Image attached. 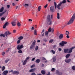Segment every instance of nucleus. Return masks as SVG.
<instances>
[{
  "label": "nucleus",
  "instance_id": "nucleus-3",
  "mask_svg": "<svg viewBox=\"0 0 75 75\" xmlns=\"http://www.w3.org/2000/svg\"><path fill=\"white\" fill-rule=\"evenodd\" d=\"M24 47V46L23 45H21L20 46V45H18L17 47V49L18 50H21L22 48H23Z\"/></svg>",
  "mask_w": 75,
  "mask_h": 75
},
{
  "label": "nucleus",
  "instance_id": "nucleus-64",
  "mask_svg": "<svg viewBox=\"0 0 75 75\" xmlns=\"http://www.w3.org/2000/svg\"><path fill=\"white\" fill-rule=\"evenodd\" d=\"M47 75H50V72H48V73L47 74Z\"/></svg>",
  "mask_w": 75,
  "mask_h": 75
},
{
  "label": "nucleus",
  "instance_id": "nucleus-32",
  "mask_svg": "<svg viewBox=\"0 0 75 75\" xmlns=\"http://www.w3.org/2000/svg\"><path fill=\"white\" fill-rule=\"evenodd\" d=\"M59 45H61V46H64V44L63 43V42H62H62H60L59 43Z\"/></svg>",
  "mask_w": 75,
  "mask_h": 75
},
{
  "label": "nucleus",
  "instance_id": "nucleus-49",
  "mask_svg": "<svg viewBox=\"0 0 75 75\" xmlns=\"http://www.w3.org/2000/svg\"><path fill=\"white\" fill-rule=\"evenodd\" d=\"M9 61H10V59H9L6 60H5L6 63H7V62H8Z\"/></svg>",
  "mask_w": 75,
  "mask_h": 75
},
{
  "label": "nucleus",
  "instance_id": "nucleus-13",
  "mask_svg": "<svg viewBox=\"0 0 75 75\" xmlns=\"http://www.w3.org/2000/svg\"><path fill=\"white\" fill-rule=\"evenodd\" d=\"M71 59H66L65 60V62H66V63H69V62H71Z\"/></svg>",
  "mask_w": 75,
  "mask_h": 75
},
{
  "label": "nucleus",
  "instance_id": "nucleus-18",
  "mask_svg": "<svg viewBox=\"0 0 75 75\" xmlns=\"http://www.w3.org/2000/svg\"><path fill=\"white\" fill-rule=\"evenodd\" d=\"M34 70H35V69H31L29 70V72H34Z\"/></svg>",
  "mask_w": 75,
  "mask_h": 75
},
{
  "label": "nucleus",
  "instance_id": "nucleus-33",
  "mask_svg": "<svg viewBox=\"0 0 75 75\" xmlns=\"http://www.w3.org/2000/svg\"><path fill=\"white\" fill-rule=\"evenodd\" d=\"M24 6L25 7H28V4H25Z\"/></svg>",
  "mask_w": 75,
  "mask_h": 75
},
{
  "label": "nucleus",
  "instance_id": "nucleus-14",
  "mask_svg": "<svg viewBox=\"0 0 75 75\" xmlns=\"http://www.w3.org/2000/svg\"><path fill=\"white\" fill-rule=\"evenodd\" d=\"M69 50H70L69 49H65L64 50V52H65V53H67L68 52V51H69Z\"/></svg>",
  "mask_w": 75,
  "mask_h": 75
},
{
  "label": "nucleus",
  "instance_id": "nucleus-20",
  "mask_svg": "<svg viewBox=\"0 0 75 75\" xmlns=\"http://www.w3.org/2000/svg\"><path fill=\"white\" fill-rule=\"evenodd\" d=\"M27 61L25 60L23 62V65H25L26 64V63H27Z\"/></svg>",
  "mask_w": 75,
  "mask_h": 75
},
{
  "label": "nucleus",
  "instance_id": "nucleus-8",
  "mask_svg": "<svg viewBox=\"0 0 75 75\" xmlns=\"http://www.w3.org/2000/svg\"><path fill=\"white\" fill-rule=\"evenodd\" d=\"M8 24H9V23H8L7 22H6L5 23V24L3 26V28H5L6 27V26H7V25H8Z\"/></svg>",
  "mask_w": 75,
  "mask_h": 75
},
{
  "label": "nucleus",
  "instance_id": "nucleus-48",
  "mask_svg": "<svg viewBox=\"0 0 75 75\" xmlns=\"http://www.w3.org/2000/svg\"><path fill=\"white\" fill-rule=\"evenodd\" d=\"M20 41H21V40H18L17 41V44H19L20 42Z\"/></svg>",
  "mask_w": 75,
  "mask_h": 75
},
{
  "label": "nucleus",
  "instance_id": "nucleus-63",
  "mask_svg": "<svg viewBox=\"0 0 75 75\" xmlns=\"http://www.w3.org/2000/svg\"><path fill=\"white\" fill-rule=\"evenodd\" d=\"M40 40H38L37 41V42H40Z\"/></svg>",
  "mask_w": 75,
  "mask_h": 75
},
{
  "label": "nucleus",
  "instance_id": "nucleus-47",
  "mask_svg": "<svg viewBox=\"0 0 75 75\" xmlns=\"http://www.w3.org/2000/svg\"><path fill=\"white\" fill-rule=\"evenodd\" d=\"M5 52H3L2 53V55L3 56H4V54H5Z\"/></svg>",
  "mask_w": 75,
  "mask_h": 75
},
{
  "label": "nucleus",
  "instance_id": "nucleus-22",
  "mask_svg": "<svg viewBox=\"0 0 75 75\" xmlns=\"http://www.w3.org/2000/svg\"><path fill=\"white\" fill-rule=\"evenodd\" d=\"M69 57H70V54H68L66 56V58H69Z\"/></svg>",
  "mask_w": 75,
  "mask_h": 75
},
{
  "label": "nucleus",
  "instance_id": "nucleus-6",
  "mask_svg": "<svg viewBox=\"0 0 75 75\" xmlns=\"http://www.w3.org/2000/svg\"><path fill=\"white\" fill-rule=\"evenodd\" d=\"M75 48V47H71V48L70 49V50H69V52H68V53H71L72 52V50L73 49H74V48Z\"/></svg>",
  "mask_w": 75,
  "mask_h": 75
},
{
  "label": "nucleus",
  "instance_id": "nucleus-2",
  "mask_svg": "<svg viewBox=\"0 0 75 75\" xmlns=\"http://www.w3.org/2000/svg\"><path fill=\"white\" fill-rule=\"evenodd\" d=\"M35 42H36V41L35 40L33 42V43L31 45L30 49V50H33V47L34 46H35Z\"/></svg>",
  "mask_w": 75,
  "mask_h": 75
},
{
  "label": "nucleus",
  "instance_id": "nucleus-10",
  "mask_svg": "<svg viewBox=\"0 0 75 75\" xmlns=\"http://www.w3.org/2000/svg\"><path fill=\"white\" fill-rule=\"evenodd\" d=\"M13 74H16V75H18L19 74V72L17 71H15L13 72Z\"/></svg>",
  "mask_w": 75,
  "mask_h": 75
},
{
  "label": "nucleus",
  "instance_id": "nucleus-16",
  "mask_svg": "<svg viewBox=\"0 0 75 75\" xmlns=\"http://www.w3.org/2000/svg\"><path fill=\"white\" fill-rule=\"evenodd\" d=\"M57 57H54L53 58V62H55L56 59H57Z\"/></svg>",
  "mask_w": 75,
  "mask_h": 75
},
{
  "label": "nucleus",
  "instance_id": "nucleus-54",
  "mask_svg": "<svg viewBox=\"0 0 75 75\" xmlns=\"http://www.w3.org/2000/svg\"><path fill=\"white\" fill-rule=\"evenodd\" d=\"M30 75H36V74H35V73H33Z\"/></svg>",
  "mask_w": 75,
  "mask_h": 75
},
{
  "label": "nucleus",
  "instance_id": "nucleus-30",
  "mask_svg": "<svg viewBox=\"0 0 75 75\" xmlns=\"http://www.w3.org/2000/svg\"><path fill=\"white\" fill-rule=\"evenodd\" d=\"M34 35H37V30H35L34 31Z\"/></svg>",
  "mask_w": 75,
  "mask_h": 75
},
{
  "label": "nucleus",
  "instance_id": "nucleus-35",
  "mask_svg": "<svg viewBox=\"0 0 75 75\" xmlns=\"http://www.w3.org/2000/svg\"><path fill=\"white\" fill-rule=\"evenodd\" d=\"M63 43V45H64V44H67V42H65L64 41H62Z\"/></svg>",
  "mask_w": 75,
  "mask_h": 75
},
{
  "label": "nucleus",
  "instance_id": "nucleus-51",
  "mask_svg": "<svg viewBox=\"0 0 75 75\" xmlns=\"http://www.w3.org/2000/svg\"><path fill=\"white\" fill-rule=\"evenodd\" d=\"M55 70V68H52L51 69V71L52 72H53V71H54Z\"/></svg>",
  "mask_w": 75,
  "mask_h": 75
},
{
  "label": "nucleus",
  "instance_id": "nucleus-57",
  "mask_svg": "<svg viewBox=\"0 0 75 75\" xmlns=\"http://www.w3.org/2000/svg\"><path fill=\"white\" fill-rule=\"evenodd\" d=\"M7 8H10V5H7Z\"/></svg>",
  "mask_w": 75,
  "mask_h": 75
},
{
  "label": "nucleus",
  "instance_id": "nucleus-37",
  "mask_svg": "<svg viewBox=\"0 0 75 75\" xmlns=\"http://www.w3.org/2000/svg\"><path fill=\"white\" fill-rule=\"evenodd\" d=\"M66 35H69V32L67 31H66Z\"/></svg>",
  "mask_w": 75,
  "mask_h": 75
},
{
  "label": "nucleus",
  "instance_id": "nucleus-29",
  "mask_svg": "<svg viewBox=\"0 0 75 75\" xmlns=\"http://www.w3.org/2000/svg\"><path fill=\"white\" fill-rule=\"evenodd\" d=\"M0 36L1 37H5V35L3 34H1L0 35Z\"/></svg>",
  "mask_w": 75,
  "mask_h": 75
},
{
  "label": "nucleus",
  "instance_id": "nucleus-50",
  "mask_svg": "<svg viewBox=\"0 0 75 75\" xmlns=\"http://www.w3.org/2000/svg\"><path fill=\"white\" fill-rule=\"evenodd\" d=\"M47 6H48V4H46V5L44 7V8H47Z\"/></svg>",
  "mask_w": 75,
  "mask_h": 75
},
{
  "label": "nucleus",
  "instance_id": "nucleus-25",
  "mask_svg": "<svg viewBox=\"0 0 75 75\" xmlns=\"http://www.w3.org/2000/svg\"><path fill=\"white\" fill-rule=\"evenodd\" d=\"M6 69V67L4 66H3L2 68V71H3Z\"/></svg>",
  "mask_w": 75,
  "mask_h": 75
},
{
  "label": "nucleus",
  "instance_id": "nucleus-55",
  "mask_svg": "<svg viewBox=\"0 0 75 75\" xmlns=\"http://www.w3.org/2000/svg\"><path fill=\"white\" fill-rule=\"evenodd\" d=\"M10 49H11V48H8V50H7L6 51V52H8V51H10Z\"/></svg>",
  "mask_w": 75,
  "mask_h": 75
},
{
  "label": "nucleus",
  "instance_id": "nucleus-62",
  "mask_svg": "<svg viewBox=\"0 0 75 75\" xmlns=\"http://www.w3.org/2000/svg\"><path fill=\"white\" fill-rule=\"evenodd\" d=\"M44 30L43 29L42 31L41 32V34H42V33H44Z\"/></svg>",
  "mask_w": 75,
  "mask_h": 75
},
{
  "label": "nucleus",
  "instance_id": "nucleus-53",
  "mask_svg": "<svg viewBox=\"0 0 75 75\" xmlns=\"http://www.w3.org/2000/svg\"><path fill=\"white\" fill-rule=\"evenodd\" d=\"M51 19H52H52L53 18V15H51Z\"/></svg>",
  "mask_w": 75,
  "mask_h": 75
},
{
  "label": "nucleus",
  "instance_id": "nucleus-58",
  "mask_svg": "<svg viewBox=\"0 0 75 75\" xmlns=\"http://www.w3.org/2000/svg\"><path fill=\"white\" fill-rule=\"evenodd\" d=\"M51 24H52V21H50V22L49 23V25H51Z\"/></svg>",
  "mask_w": 75,
  "mask_h": 75
},
{
  "label": "nucleus",
  "instance_id": "nucleus-46",
  "mask_svg": "<svg viewBox=\"0 0 75 75\" xmlns=\"http://www.w3.org/2000/svg\"><path fill=\"white\" fill-rule=\"evenodd\" d=\"M54 30L53 28H52L51 29V33H54Z\"/></svg>",
  "mask_w": 75,
  "mask_h": 75
},
{
  "label": "nucleus",
  "instance_id": "nucleus-4",
  "mask_svg": "<svg viewBox=\"0 0 75 75\" xmlns=\"http://www.w3.org/2000/svg\"><path fill=\"white\" fill-rule=\"evenodd\" d=\"M50 11L52 13H54V11H55V10L54 8V7L51 6L50 7Z\"/></svg>",
  "mask_w": 75,
  "mask_h": 75
},
{
  "label": "nucleus",
  "instance_id": "nucleus-26",
  "mask_svg": "<svg viewBox=\"0 0 75 75\" xmlns=\"http://www.w3.org/2000/svg\"><path fill=\"white\" fill-rule=\"evenodd\" d=\"M52 42H53V39H51L49 41V43H50V44L52 43Z\"/></svg>",
  "mask_w": 75,
  "mask_h": 75
},
{
  "label": "nucleus",
  "instance_id": "nucleus-43",
  "mask_svg": "<svg viewBox=\"0 0 75 75\" xmlns=\"http://www.w3.org/2000/svg\"><path fill=\"white\" fill-rule=\"evenodd\" d=\"M29 58H30V57H27L26 58V59H25V60H26V61H27V60H28V59H29Z\"/></svg>",
  "mask_w": 75,
  "mask_h": 75
},
{
  "label": "nucleus",
  "instance_id": "nucleus-52",
  "mask_svg": "<svg viewBox=\"0 0 75 75\" xmlns=\"http://www.w3.org/2000/svg\"><path fill=\"white\" fill-rule=\"evenodd\" d=\"M34 67H35V65L33 64L30 66V68H33Z\"/></svg>",
  "mask_w": 75,
  "mask_h": 75
},
{
  "label": "nucleus",
  "instance_id": "nucleus-44",
  "mask_svg": "<svg viewBox=\"0 0 75 75\" xmlns=\"http://www.w3.org/2000/svg\"><path fill=\"white\" fill-rule=\"evenodd\" d=\"M72 69L73 70H75V66H73L72 67Z\"/></svg>",
  "mask_w": 75,
  "mask_h": 75
},
{
  "label": "nucleus",
  "instance_id": "nucleus-15",
  "mask_svg": "<svg viewBox=\"0 0 75 75\" xmlns=\"http://www.w3.org/2000/svg\"><path fill=\"white\" fill-rule=\"evenodd\" d=\"M4 10V7H2L0 9V13H3V11Z\"/></svg>",
  "mask_w": 75,
  "mask_h": 75
},
{
  "label": "nucleus",
  "instance_id": "nucleus-24",
  "mask_svg": "<svg viewBox=\"0 0 75 75\" xmlns=\"http://www.w3.org/2000/svg\"><path fill=\"white\" fill-rule=\"evenodd\" d=\"M57 18L58 19H59L60 17H59V13H57Z\"/></svg>",
  "mask_w": 75,
  "mask_h": 75
},
{
  "label": "nucleus",
  "instance_id": "nucleus-9",
  "mask_svg": "<svg viewBox=\"0 0 75 75\" xmlns=\"http://www.w3.org/2000/svg\"><path fill=\"white\" fill-rule=\"evenodd\" d=\"M47 20L48 22L50 21L51 20V18H50V15H49L47 16Z\"/></svg>",
  "mask_w": 75,
  "mask_h": 75
},
{
  "label": "nucleus",
  "instance_id": "nucleus-12",
  "mask_svg": "<svg viewBox=\"0 0 75 75\" xmlns=\"http://www.w3.org/2000/svg\"><path fill=\"white\" fill-rule=\"evenodd\" d=\"M63 37H64V35L63 34H61L59 36V39H61Z\"/></svg>",
  "mask_w": 75,
  "mask_h": 75
},
{
  "label": "nucleus",
  "instance_id": "nucleus-59",
  "mask_svg": "<svg viewBox=\"0 0 75 75\" xmlns=\"http://www.w3.org/2000/svg\"><path fill=\"white\" fill-rule=\"evenodd\" d=\"M28 21H29L30 22H31V21H32V20L30 19H28Z\"/></svg>",
  "mask_w": 75,
  "mask_h": 75
},
{
  "label": "nucleus",
  "instance_id": "nucleus-7",
  "mask_svg": "<svg viewBox=\"0 0 75 75\" xmlns=\"http://www.w3.org/2000/svg\"><path fill=\"white\" fill-rule=\"evenodd\" d=\"M56 73L57 75H61L62 74V72L59 71L58 70H56Z\"/></svg>",
  "mask_w": 75,
  "mask_h": 75
},
{
  "label": "nucleus",
  "instance_id": "nucleus-23",
  "mask_svg": "<svg viewBox=\"0 0 75 75\" xmlns=\"http://www.w3.org/2000/svg\"><path fill=\"white\" fill-rule=\"evenodd\" d=\"M50 52H52L53 54H55V52L53 50H51L50 51Z\"/></svg>",
  "mask_w": 75,
  "mask_h": 75
},
{
  "label": "nucleus",
  "instance_id": "nucleus-17",
  "mask_svg": "<svg viewBox=\"0 0 75 75\" xmlns=\"http://www.w3.org/2000/svg\"><path fill=\"white\" fill-rule=\"evenodd\" d=\"M18 39L19 40H23V37L20 36L18 38Z\"/></svg>",
  "mask_w": 75,
  "mask_h": 75
},
{
  "label": "nucleus",
  "instance_id": "nucleus-31",
  "mask_svg": "<svg viewBox=\"0 0 75 75\" xmlns=\"http://www.w3.org/2000/svg\"><path fill=\"white\" fill-rule=\"evenodd\" d=\"M23 51H22V50H20L18 51V53L19 54H21L22 53Z\"/></svg>",
  "mask_w": 75,
  "mask_h": 75
},
{
  "label": "nucleus",
  "instance_id": "nucleus-60",
  "mask_svg": "<svg viewBox=\"0 0 75 75\" xmlns=\"http://www.w3.org/2000/svg\"><path fill=\"white\" fill-rule=\"evenodd\" d=\"M58 50L59 51H61L62 50V49L61 48H59Z\"/></svg>",
  "mask_w": 75,
  "mask_h": 75
},
{
  "label": "nucleus",
  "instance_id": "nucleus-28",
  "mask_svg": "<svg viewBox=\"0 0 75 75\" xmlns=\"http://www.w3.org/2000/svg\"><path fill=\"white\" fill-rule=\"evenodd\" d=\"M54 7H55V8L56 9L57 8V3L55 2H54Z\"/></svg>",
  "mask_w": 75,
  "mask_h": 75
},
{
  "label": "nucleus",
  "instance_id": "nucleus-27",
  "mask_svg": "<svg viewBox=\"0 0 75 75\" xmlns=\"http://www.w3.org/2000/svg\"><path fill=\"white\" fill-rule=\"evenodd\" d=\"M4 35L6 37H7V35H8V33L7 32H6L5 33Z\"/></svg>",
  "mask_w": 75,
  "mask_h": 75
},
{
  "label": "nucleus",
  "instance_id": "nucleus-41",
  "mask_svg": "<svg viewBox=\"0 0 75 75\" xmlns=\"http://www.w3.org/2000/svg\"><path fill=\"white\" fill-rule=\"evenodd\" d=\"M48 34V32L46 31L45 32V35H47Z\"/></svg>",
  "mask_w": 75,
  "mask_h": 75
},
{
  "label": "nucleus",
  "instance_id": "nucleus-40",
  "mask_svg": "<svg viewBox=\"0 0 75 75\" xmlns=\"http://www.w3.org/2000/svg\"><path fill=\"white\" fill-rule=\"evenodd\" d=\"M5 18L2 17L1 18V21H4V20H5Z\"/></svg>",
  "mask_w": 75,
  "mask_h": 75
},
{
  "label": "nucleus",
  "instance_id": "nucleus-42",
  "mask_svg": "<svg viewBox=\"0 0 75 75\" xmlns=\"http://www.w3.org/2000/svg\"><path fill=\"white\" fill-rule=\"evenodd\" d=\"M17 25L18 27H20V26L21 25V24H20V22L18 23Z\"/></svg>",
  "mask_w": 75,
  "mask_h": 75
},
{
  "label": "nucleus",
  "instance_id": "nucleus-1",
  "mask_svg": "<svg viewBox=\"0 0 75 75\" xmlns=\"http://www.w3.org/2000/svg\"><path fill=\"white\" fill-rule=\"evenodd\" d=\"M66 3V1L65 0H64L62 2H61L57 6V8H58V10H60V7H59L61 6L62 3L63 4H64V3Z\"/></svg>",
  "mask_w": 75,
  "mask_h": 75
},
{
  "label": "nucleus",
  "instance_id": "nucleus-38",
  "mask_svg": "<svg viewBox=\"0 0 75 75\" xmlns=\"http://www.w3.org/2000/svg\"><path fill=\"white\" fill-rule=\"evenodd\" d=\"M48 32H51V28H49L48 30Z\"/></svg>",
  "mask_w": 75,
  "mask_h": 75
},
{
  "label": "nucleus",
  "instance_id": "nucleus-34",
  "mask_svg": "<svg viewBox=\"0 0 75 75\" xmlns=\"http://www.w3.org/2000/svg\"><path fill=\"white\" fill-rule=\"evenodd\" d=\"M38 50V46H36L35 48V51H37Z\"/></svg>",
  "mask_w": 75,
  "mask_h": 75
},
{
  "label": "nucleus",
  "instance_id": "nucleus-5",
  "mask_svg": "<svg viewBox=\"0 0 75 75\" xmlns=\"http://www.w3.org/2000/svg\"><path fill=\"white\" fill-rule=\"evenodd\" d=\"M8 73V70H5L2 73V75H7Z\"/></svg>",
  "mask_w": 75,
  "mask_h": 75
},
{
  "label": "nucleus",
  "instance_id": "nucleus-21",
  "mask_svg": "<svg viewBox=\"0 0 75 75\" xmlns=\"http://www.w3.org/2000/svg\"><path fill=\"white\" fill-rule=\"evenodd\" d=\"M41 73L43 75H44L45 74V71L44 70H42L41 71Z\"/></svg>",
  "mask_w": 75,
  "mask_h": 75
},
{
  "label": "nucleus",
  "instance_id": "nucleus-56",
  "mask_svg": "<svg viewBox=\"0 0 75 75\" xmlns=\"http://www.w3.org/2000/svg\"><path fill=\"white\" fill-rule=\"evenodd\" d=\"M13 72V70H11V71H9V73L10 72Z\"/></svg>",
  "mask_w": 75,
  "mask_h": 75
},
{
  "label": "nucleus",
  "instance_id": "nucleus-45",
  "mask_svg": "<svg viewBox=\"0 0 75 75\" xmlns=\"http://www.w3.org/2000/svg\"><path fill=\"white\" fill-rule=\"evenodd\" d=\"M38 11H40V10H41V6H39L38 7Z\"/></svg>",
  "mask_w": 75,
  "mask_h": 75
},
{
  "label": "nucleus",
  "instance_id": "nucleus-61",
  "mask_svg": "<svg viewBox=\"0 0 75 75\" xmlns=\"http://www.w3.org/2000/svg\"><path fill=\"white\" fill-rule=\"evenodd\" d=\"M34 27H32V28H31L32 30H34Z\"/></svg>",
  "mask_w": 75,
  "mask_h": 75
},
{
  "label": "nucleus",
  "instance_id": "nucleus-19",
  "mask_svg": "<svg viewBox=\"0 0 75 75\" xmlns=\"http://www.w3.org/2000/svg\"><path fill=\"white\" fill-rule=\"evenodd\" d=\"M40 62V60L39 59H37L35 61L36 63H39Z\"/></svg>",
  "mask_w": 75,
  "mask_h": 75
},
{
  "label": "nucleus",
  "instance_id": "nucleus-11",
  "mask_svg": "<svg viewBox=\"0 0 75 75\" xmlns=\"http://www.w3.org/2000/svg\"><path fill=\"white\" fill-rule=\"evenodd\" d=\"M11 24L13 26H15L16 24V23L15 21H13L11 22Z\"/></svg>",
  "mask_w": 75,
  "mask_h": 75
},
{
  "label": "nucleus",
  "instance_id": "nucleus-36",
  "mask_svg": "<svg viewBox=\"0 0 75 75\" xmlns=\"http://www.w3.org/2000/svg\"><path fill=\"white\" fill-rule=\"evenodd\" d=\"M4 12L0 13V17H1V16L4 14Z\"/></svg>",
  "mask_w": 75,
  "mask_h": 75
},
{
  "label": "nucleus",
  "instance_id": "nucleus-39",
  "mask_svg": "<svg viewBox=\"0 0 75 75\" xmlns=\"http://www.w3.org/2000/svg\"><path fill=\"white\" fill-rule=\"evenodd\" d=\"M43 41H44V42H47V41H48V40H47V39H46L44 38L43 39Z\"/></svg>",
  "mask_w": 75,
  "mask_h": 75
}]
</instances>
